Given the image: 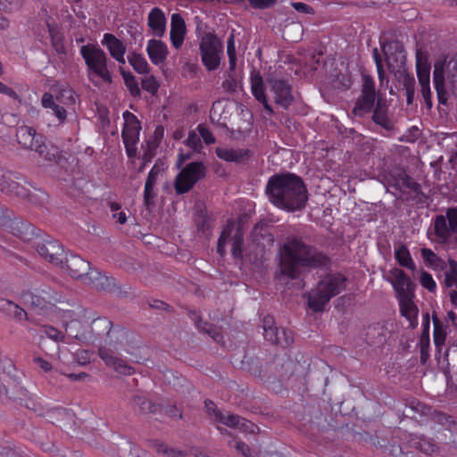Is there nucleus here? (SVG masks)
Returning a JSON list of instances; mask_svg holds the SVG:
<instances>
[{
  "mask_svg": "<svg viewBox=\"0 0 457 457\" xmlns=\"http://www.w3.org/2000/svg\"><path fill=\"white\" fill-rule=\"evenodd\" d=\"M266 192L270 201L275 206L287 211L301 209L307 201L306 189L303 181L291 173L270 178Z\"/></svg>",
  "mask_w": 457,
  "mask_h": 457,
  "instance_id": "f257e3e1",
  "label": "nucleus"
},
{
  "mask_svg": "<svg viewBox=\"0 0 457 457\" xmlns=\"http://www.w3.org/2000/svg\"><path fill=\"white\" fill-rule=\"evenodd\" d=\"M55 320L62 323L68 337L79 341H87L92 337L93 326L106 329L107 334L111 329L110 320L95 319L91 312L82 308H78L76 311L62 309Z\"/></svg>",
  "mask_w": 457,
  "mask_h": 457,
  "instance_id": "f03ea898",
  "label": "nucleus"
},
{
  "mask_svg": "<svg viewBox=\"0 0 457 457\" xmlns=\"http://www.w3.org/2000/svg\"><path fill=\"white\" fill-rule=\"evenodd\" d=\"M385 279L389 282L399 302L401 314L410 322V326L415 327L418 323V308L413 302L414 286L410 278L397 268L389 270L385 276Z\"/></svg>",
  "mask_w": 457,
  "mask_h": 457,
  "instance_id": "7ed1b4c3",
  "label": "nucleus"
},
{
  "mask_svg": "<svg viewBox=\"0 0 457 457\" xmlns=\"http://www.w3.org/2000/svg\"><path fill=\"white\" fill-rule=\"evenodd\" d=\"M79 53L87 67L88 80L96 87L111 84L112 72L108 67L107 54L97 45L87 44L81 46Z\"/></svg>",
  "mask_w": 457,
  "mask_h": 457,
  "instance_id": "20e7f679",
  "label": "nucleus"
},
{
  "mask_svg": "<svg viewBox=\"0 0 457 457\" xmlns=\"http://www.w3.org/2000/svg\"><path fill=\"white\" fill-rule=\"evenodd\" d=\"M315 262L312 250L296 238L290 239L281 249V272L289 278L297 276L300 266H312Z\"/></svg>",
  "mask_w": 457,
  "mask_h": 457,
  "instance_id": "39448f33",
  "label": "nucleus"
},
{
  "mask_svg": "<svg viewBox=\"0 0 457 457\" xmlns=\"http://www.w3.org/2000/svg\"><path fill=\"white\" fill-rule=\"evenodd\" d=\"M457 233V208H448L445 214L435 216L428 229V238L434 244L449 245Z\"/></svg>",
  "mask_w": 457,
  "mask_h": 457,
  "instance_id": "423d86ee",
  "label": "nucleus"
},
{
  "mask_svg": "<svg viewBox=\"0 0 457 457\" xmlns=\"http://www.w3.org/2000/svg\"><path fill=\"white\" fill-rule=\"evenodd\" d=\"M345 279L340 275H329L321 280L309 294L308 305L314 312H320L329 300L338 295L345 287Z\"/></svg>",
  "mask_w": 457,
  "mask_h": 457,
  "instance_id": "0eeeda50",
  "label": "nucleus"
},
{
  "mask_svg": "<svg viewBox=\"0 0 457 457\" xmlns=\"http://www.w3.org/2000/svg\"><path fill=\"white\" fill-rule=\"evenodd\" d=\"M61 296L54 293L49 287L27 293L22 296L24 303L38 313L50 315L53 320H56L62 310L55 306V303L59 302Z\"/></svg>",
  "mask_w": 457,
  "mask_h": 457,
  "instance_id": "6e6552de",
  "label": "nucleus"
},
{
  "mask_svg": "<svg viewBox=\"0 0 457 457\" xmlns=\"http://www.w3.org/2000/svg\"><path fill=\"white\" fill-rule=\"evenodd\" d=\"M61 266L65 269L72 278H81L84 275L88 276L93 286L99 289L104 288L105 282L108 280L105 276L97 271L88 272L90 270L89 263L79 255L73 253L70 255L65 254L63 264Z\"/></svg>",
  "mask_w": 457,
  "mask_h": 457,
  "instance_id": "1a4fd4ad",
  "label": "nucleus"
},
{
  "mask_svg": "<svg viewBox=\"0 0 457 457\" xmlns=\"http://www.w3.org/2000/svg\"><path fill=\"white\" fill-rule=\"evenodd\" d=\"M16 137L21 146L37 152L46 160L51 161L56 158L57 150L52 148L46 151L47 146L43 143V136L37 134L33 128L28 126L20 127L17 129Z\"/></svg>",
  "mask_w": 457,
  "mask_h": 457,
  "instance_id": "9d476101",
  "label": "nucleus"
},
{
  "mask_svg": "<svg viewBox=\"0 0 457 457\" xmlns=\"http://www.w3.org/2000/svg\"><path fill=\"white\" fill-rule=\"evenodd\" d=\"M223 46L217 37L212 33H206L200 42L201 59L209 71H215L220 64Z\"/></svg>",
  "mask_w": 457,
  "mask_h": 457,
  "instance_id": "9b49d317",
  "label": "nucleus"
},
{
  "mask_svg": "<svg viewBox=\"0 0 457 457\" xmlns=\"http://www.w3.org/2000/svg\"><path fill=\"white\" fill-rule=\"evenodd\" d=\"M205 175V167L202 162H191L177 176L175 189L177 193L188 192L193 186Z\"/></svg>",
  "mask_w": 457,
  "mask_h": 457,
  "instance_id": "f8f14e48",
  "label": "nucleus"
},
{
  "mask_svg": "<svg viewBox=\"0 0 457 457\" xmlns=\"http://www.w3.org/2000/svg\"><path fill=\"white\" fill-rule=\"evenodd\" d=\"M124 125L122 129L123 143L127 154L133 157L137 152V144L139 140L140 123L137 118L130 112H123Z\"/></svg>",
  "mask_w": 457,
  "mask_h": 457,
  "instance_id": "ddd939ff",
  "label": "nucleus"
},
{
  "mask_svg": "<svg viewBox=\"0 0 457 457\" xmlns=\"http://www.w3.org/2000/svg\"><path fill=\"white\" fill-rule=\"evenodd\" d=\"M263 330L264 337L272 344L287 347L294 342L292 332L285 328H277L271 316L264 317Z\"/></svg>",
  "mask_w": 457,
  "mask_h": 457,
  "instance_id": "4468645a",
  "label": "nucleus"
},
{
  "mask_svg": "<svg viewBox=\"0 0 457 457\" xmlns=\"http://www.w3.org/2000/svg\"><path fill=\"white\" fill-rule=\"evenodd\" d=\"M236 229V233L233 237V242H232V254L235 258H239L242 255V242H243V234L242 231L239 229V228L235 227V224L232 222H229L227 224V226L223 228L221 235L218 241V253L220 255H223L225 252V245L227 242L228 241L231 234Z\"/></svg>",
  "mask_w": 457,
  "mask_h": 457,
  "instance_id": "2eb2a0df",
  "label": "nucleus"
},
{
  "mask_svg": "<svg viewBox=\"0 0 457 457\" xmlns=\"http://www.w3.org/2000/svg\"><path fill=\"white\" fill-rule=\"evenodd\" d=\"M416 71L419 83L421 87V94L428 108L432 107V92L430 88V66L425 58L417 54Z\"/></svg>",
  "mask_w": 457,
  "mask_h": 457,
  "instance_id": "dca6fc26",
  "label": "nucleus"
},
{
  "mask_svg": "<svg viewBox=\"0 0 457 457\" xmlns=\"http://www.w3.org/2000/svg\"><path fill=\"white\" fill-rule=\"evenodd\" d=\"M376 99L375 86L373 80L368 77H363L361 96L356 103L354 112L357 115H362L369 112L374 106Z\"/></svg>",
  "mask_w": 457,
  "mask_h": 457,
  "instance_id": "f3484780",
  "label": "nucleus"
},
{
  "mask_svg": "<svg viewBox=\"0 0 457 457\" xmlns=\"http://www.w3.org/2000/svg\"><path fill=\"white\" fill-rule=\"evenodd\" d=\"M205 408L209 415L213 417V420L219 421L228 427L237 428L243 427L248 428H253L251 422L240 419L238 416L229 414L228 412L222 413L217 410L216 405L212 401H205Z\"/></svg>",
  "mask_w": 457,
  "mask_h": 457,
  "instance_id": "a211bd4d",
  "label": "nucleus"
},
{
  "mask_svg": "<svg viewBox=\"0 0 457 457\" xmlns=\"http://www.w3.org/2000/svg\"><path fill=\"white\" fill-rule=\"evenodd\" d=\"M270 92L273 94L277 104L287 108L293 102V95L291 86L283 79L269 80Z\"/></svg>",
  "mask_w": 457,
  "mask_h": 457,
  "instance_id": "6ab92c4d",
  "label": "nucleus"
},
{
  "mask_svg": "<svg viewBox=\"0 0 457 457\" xmlns=\"http://www.w3.org/2000/svg\"><path fill=\"white\" fill-rule=\"evenodd\" d=\"M37 252L40 256L54 265H62L64 261V250L57 241L49 240L37 245Z\"/></svg>",
  "mask_w": 457,
  "mask_h": 457,
  "instance_id": "aec40b11",
  "label": "nucleus"
},
{
  "mask_svg": "<svg viewBox=\"0 0 457 457\" xmlns=\"http://www.w3.org/2000/svg\"><path fill=\"white\" fill-rule=\"evenodd\" d=\"M43 333L45 336H41L39 346L47 355L54 356L59 352L58 343L63 338V335L54 327H45Z\"/></svg>",
  "mask_w": 457,
  "mask_h": 457,
  "instance_id": "412c9836",
  "label": "nucleus"
},
{
  "mask_svg": "<svg viewBox=\"0 0 457 457\" xmlns=\"http://www.w3.org/2000/svg\"><path fill=\"white\" fill-rule=\"evenodd\" d=\"M101 43L115 61L122 65L126 63V46L121 40L111 33H105Z\"/></svg>",
  "mask_w": 457,
  "mask_h": 457,
  "instance_id": "4be33fe9",
  "label": "nucleus"
},
{
  "mask_svg": "<svg viewBox=\"0 0 457 457\" xmlns=\"http://www.w3.org/2000/svg\"><path fill=\"white\" fill-rule=\"evenodd\" d=\"M187 34L186 22L179 13H173L170 18V41L176 49L182 46Z\"/></svg>",
  "mask_w": 457,
  "mask_h": 457,
  "instance_id": "5701e85b",
  "label": "nucleus"
},
{
  "mask_svg": "<svg viewBox=\"0 0 457 457\" xmlns=\"http://www.w3.org/2000/svg\"><path fill=\"white\" fill-rule=\"evenodd\" d=\"M251 91L257 101H259L264 109L270 113H273L271 106L268 104L263 79L259 71H253L250 74Z\"/></svg>",
  "mask_w": 457,
  "mask_h": 457,
  "instance_id": "b1692460",
  "label": "nucleus"
},
{
  "mask_svg": "<svg viewBox=\"0 0 457 457\" xmlns=\"http://www.w3.org/2000/svg\"><path fill=\"white\" fill-rule=\"evenodd\" d=\"M146 53L151 62L154 65H159L165 62L169 50L164 42L159 39H150L147 41Z\"/></svg>",
  "mask_w": 457,
  "mask_h": 457,
  "instance_id": "393cba45",
  "label": "nucleus"
},
{
  "mask_svg": "<svg viewBox=\"0 0 457 457\" xmlns=\"http://www.w3.org/2000/svg\"><path fill=\"white\" fill-rule=\"evenodd\" d=\"M99 356L108 367L112 368L117 373L121 375H130L133 373V368L130 365L125 361L113 356L109 350L101 347L99 349Z\"/></svg>",
  "mask_w": 457,
  "mask_h": 457,
  "instance_id": "a878e982",
  "label": "nucleus"
},
{
  "mask_svg": "<svg viewBox=\"0 0 457 457\" xmlns=\"http://www.w3.org/2000/svg\"><path fill=\"white\" fill-rule=\"evenodd\" d=\"M147 22L155 37H162L165 34L167 20L164 12L160 8L154 7L150 11Z\"/></svg>",
  "mask_w": 457,
  "mask_h": 457,
  "instance_id": "bb28decb",
  "label": "nucleus"
},
{
  "mask_svg": "<svg viewBox=\"0 0 457 457\" xmlns=\"http://www.w3.org/2000/svg\"><path fill=\"white\" fill-rule=\"evenodd\" d=\"M383 52L388 66L395 68V66L402 65L404 62V54L402 46L398 43L382 46Z\"/></svg>",
  "mask_w": 457,
  "mask_h": 457,
  "instance_id": "cd10ccee",
  "label": "nucleus"
},
{
  "mask_svg": "<svg viewBox=\"0 0 457 457\" xmlns=\"http://www.w3.org/2000/svg\"><path fill=\"white\" fill-rule=\"evenodd\" d=\"M41 104L46 109H50L60 123L66 120L67 112L64 107L57 104L52 94L45 93L41 98Z\"/></svg>",
  "mask_w": 457,
  "mask_h": 457,
  "instance_id": "c85d7f7f",
  "label": "nucleus"
},
{
  "mask_svg": "<svg viewBox=\"0 0 457 457\" xmlns=\"http://www.w3.org/2000/svg\"><path fill=\"white\" fill-rule=\"evenodd\" d=\"M41 104L46 109H50L60 123L66 120L67 112L64 107L57 104L52 94L45 93L41 98Z\"/></svg>",
  "mask_w": 457,
  "mask_h": 457,
  "instance_id": "c756f323",
  "label": "nucleus"
},
{
  "mask_svg": "<svg viewBox=\"0 0 457 457\" xmlns=\"http://www.w3.org/2000/svg\"><path fill=\"white\" fill-rule=\"evenodd\" d=\"M128 62L138 74H148L150 71V66L146 59L140 54L129 53Z\"/></svg>",
  "mask_w": 457,
  "mask_h": 457,
  "instance_id": "7c9ffc66",
  "label": "nucleus"
},
{
  "mask_svg": "<svg viewBox=\"0 0 457 457\" xmlns=\"http://www.w3.org/2000/svg\"><path fill=\"white\" fill-rule=\"evenodd\" d=\"M216 154L220 159L226 162H240L247 153L244 150H235L228 147H218L216 149Z\"/></svg>",
  "mask_w": 457,
  "mask_h": 457,
  "instance_id": "2f4dec72",
  "label": "nucleus"
},
{
  "mask_svg": "<svg viewBox=\"0 0 457 457\" xmlns=\"http://www.w3.org/2000/svg\"><path fill=\"white\" fill-rule=\"evenodd\" d=\"M395 257L399 265L410 269L415 270V264L411 257L410 252L404 245H400L395 250Z\"/></svg>",
  "mask_w": 457,
  "mask_h": 457,
  "instance_id": "473e14b6",
  "label": "nucleus"
},
{
  "mask_svg": "<svg viewBox=\"0 0 457 457\" xmlns=\"http://www.w3.org/2000/svg\"><path fill=\"white\" fill-rule=\"evenodd\" d=\"M445 285L447 287H457V262L450 260L445 271Z\"/></svg>",
  "mask_w": 457,
  "mask_h": 457,
  "instance_id": "72a5a7b5",
  "label": "nucleus"
},
{
  "mask_svg": "<svg viewBox=\"0 0 457 457\" xmlns=\"http://www.w3.org/2000/svg\"><path fill=\"white\" fill-rule=\"evenodd\" d=\"M46 26H47V30L46 31V33L47 32L49 34V37H51L52 45H53L54 48L55 49V51L58 54H65L66 48H65L62 37L58 34V32L55 30V29L51 27L48 23L46 24Z\"/></svg>",
  "mask_w": 457,
  "mask_h": 457,
  "instance_id": "f704fd0d",
  "label": "nucleus"
},
{
  "mask_svg": "<svg viewBox=\"0 0 457 457\" xmlns=\"http://www.w3.org/2000/svg\"><path fill=\"white\" fill-rule=\"evenodd\" d=\"M420 253L422 259L428 267L432 269H437L441 267L443 261L431 249L422 248Z\"/></svg>",
  "mask_w": 457,
  "mask_h": 457,
  "instance_id": "c9c22d12",
  "label": "nucleus"
},
{
  "mask_svg": "<svg viewBox=\"0 0 457 457\" xmlns=\"http://www.w3.org/2000/svg\"><path fill=\"white\" fill-rule=\"evenodd\" d=\"M373 120L381 126H386L387 124L388 120L386 114V106L381 99H378L373 114Z\"/></svg>",
  "mask_w": 457,
  "mask_h": 457,
  "instance_id": "e433bc0d",
  "label": "nucleus"
},
{
  "mask_svg": "<svg viewBox=\"0 0 457 457\" xmlns=\"http://www.w3.org/2000/svg\"><path fill=\"white\" fill-rule=\"evenodd\" d=\"M56 100L61 104L69 106L75 104L76 97L74 92L71 88L63 87L56 96Z\"/></svg>",
  "mask_w": 457,
  "mask_h": 457,
  "instance_id": "4c0bfd02",
  "label": "nucleus"
},
{
  "mask_svg": "<svg viewBox=\"0 0 457 457\" xmlns=\"http://www.w3.org/2000/svg\"><path fill=\"white\" fill-rule=\"evenodd\" d=\"M121 75L124 79L126 87L129 88V92L133 96H137L139 94V87L138 83L134 75L130 72H126L121 71Z\"/></svg>",
  "mask_w": 457,
  "mask_h": 457,
  "instance_id": "58836bf2",
  "label": "nucleus"
},
{
  "mask_svg": "<svg viewBox=\"0 0 457 457\" xmlns=\"http://www.w3.org/2000/svg\"><path fill=\"white\" fill-rule=\"evenodd\" d=\"M186 145L193 149L195 152H200L202 147L200 135L198 133L197 129L195 130H191L188 133V137L185 141Z\"/></svg>",
  "mask_w": 457,
  "mask_h": 457,
  "instance_id": "ea45409f",
  "label": "nucleus"
},
{
  "mask_svg": "<svg viewBox=\"0 0 457 457\" xmlns=\"http://www.w3.org/2000/svg\"><path fill=\"white\" fill-rule=\"evenodd\" d=\"M165 169H166V167L163 163H155L154 165V167L149 171V174H148V177L146 179L147 187H149L151 184L153 186H155L159 176H161L162 174V172L165 170Z\"/></svg>",
  "mask_w": 457,
  "mask_h": 457,
  "instance_id": "a19ab883",
  "label": "nucleus"
},
{
  "mask_svg": "<svg viewBox=\"0 0 457 457\" xmlns=\"http://www.w3.org/2000/svg\"><path fill=\"white\" fill-rule=\"evenodd\" d=\"M227 53L229 61V69L234 71L237 64L236 45L234 36L231 35L227 41Z\"/></svg>",
  "mask_w": 457,
  "mask_h": 457,
  "instance_id": "79ce46f5",
  "label": "nucleus"
},
{
  "mask_svg": "<svg viewBox=\"0 0 457 457\" xmlns=\"http://www.w3.org/2000/svg\"><path fill=\"white\" fill-rule=\"evenodd\" d=\"M1 303V306L3 308L10 312V313H12L17 319L22 320L26 318L27 314L24 312V310L19 307L18 305L14 304L13 303L10 301L2 300Z\"/></svg>",
  "mask_w": 457,
  "mask_h": 457,
  "instance_id": "37998d69",
  "label": "nucleus"
},
{
  "mask_svg": "<svg viewBox=\"0 0 457 457\" xmlns=\"http://www.w3.org/2000/svg\"><path fill=\"white\" fill-rule=\"evenodd\" d=\"M141 84L143 89L151 94H155L158 91L159 83L155 77L153 75L145 77L142 79Z\"/></svg>",
  "mask_w": 457,
  "mask_h": 457,
  "instance_id": "c03bdc74",
  "label": "nucleus"
},
{
  "mask_svg": "<svg viewBox=\"0 0 457 457\" xmlns=\"http://www.w3.org/2000/svg\"><path fill=\"white\" fill-rule=\"evenodd\" d=\"M420 282L421 286L428 289L429 292H434L436 289V281L434 280L433 277L426 271H421Z\"/></svg>",
  "mask_w": 457,
  "mask_h": 457,
  "instance_id": "a18cd8bd",
  "label": "nucleus"
},
{
  "mask_svg": "<svg viewBox=\"0 0 457 457\" xmlns=\"http://www.w3.org/2000/svg\"><path fill=\"white\" fill-rule=\"evenodd\" d=\"M446 337L445 331L439 326L438 321L434 320V342L436 346L443 345Z\"/></svg>",
  "mask_w": 457,
  "mask_h": 457,
  "instance_id": "49530a36",
  "label": "nucleus"
},
{
  "mask_svg": "<svg viewBox=\"0 0 457 457\" xmlns=\"http://www.w3.org/2000/svg\"><path fill=\"white\" fill-rule=\"evenodd\" d=\"M1 190L5 194L20 195L21 187L14 181L3 180L0 184Z\"/></svg>",
  "mask_w": 457,
  "mask_h": 457,
  "instance_id": "de8ad7c7",
  "label": "nucleus"
},
{
  "mask_svg": "<svg viewBox=\"0 0 457 457\" xmlns=\"http://www.w3.org/2000/svg\"><path fill=\"white\" fill-rule=\"evenodd\" d=\"M110 209L112 213L113 219H116L117 221L121 225L126 223L127 215H126L125 212L120 210V206L119 204L112 203L110 204Z\"/></svg>",
  "mask_w": 457,
  "mask_h": 457,
  "instance_id": "09e8293b",
  "label": "nucleus"
},
{
  "mask_svg": "<svg viewBox=\"0 0 457 457\" xmlns=\"http://www.w3.org/2000/svg\"><path fill=\"white\" fill-rule=\"evenodd\" d=\"M157 453L163 454L166 457H179L181 455L180 451L170 448L168 445L158 443L155 445Z\"/></svg>",
  "mask_w": 457,
  "mask_h": 457,
  "instance_id": "8fccbe9b",
  "label": "nucleus"
},
{
  "mask_svg": "<svg viewBox=\"0 0 457 457\" xmlns=\"http://www.w3.org/2000/svg\"><path fill=\"white\" fill-rule=\"evenodd\" d=\"M22 4V0H0V10L12 12L19 9Z\"/></svg>",
  "mask_w": 457,
  "mask_h": 457,
  "instance_id": "3c124183",
  "label": "nucleus"
},
{
  "mask_svg": "<svg viewBox=\"0 0 457 457\" xmlns=\"http://www.w3.org/2000/svg\"><path fill=\"white\" fill-rule=\"evenodd\" d=\"M197 130L200 135V138H202L205 144L210 145L214 143V137L206 127H204V125H198Z\"/></svg>",
  "mask_w": 457,
  "mask_h": 457,
  "instance_id": "603ef678",
  "label": "nucleus"
},
{
  "mask_svg": "<svg viewBox=\"0 0 457 457\" xmlns=\"http://www.w3.org/2000/svg\"><path fill=\"white\" fill-rule=\"evenodd\" d=\"M277 0H249L250 5L254 9H267L272 7Z\"/></svg>",
  "mask_w": 457,
  "mask_h": 457,
  "instance_id": "864d4df0",
  "label": "nucleus"
},
{
  "mask_svg": "<svg viewBox=\"0 0 457 457\" xmlns=\"http://www.w3.org/2000/svg\"><path fill=\"white\" fill-rule=\"evenodd\" d=\"M417 444V447H419L421 452H424L427 454L434 453L436 449V446L433 443L426 439H420Z\"/></svg>",
  "mask_w": 457,
  "mask_h": 457,
  "instance_id": "5fc2aeb1",
  "label": "nucleus"
},
{
  "mask_svg": "<svg viewBox=\"0 0 457 457\" xmlns=\"http://www.w3.org/2000/svg\"><path fill=\"white\" fill-rule=\"evenodd\" d=\"M291 5L294 7L295 11L302 13H309L312 14L314 13V10L312 6L300 2H292Z\"/></svg>",
  "mask_w": 457,
  "mask_h": 457,
  "instance_id": "6e6d98bb",
  "label": "nucleus"
},
{
  "mask_svg": "<svg viewBox=\"0 0 457 457\" xmlns=\"http://www.w3.org/2000/svg\"><path fill=\"white\" fill-rule=\"evenodd\" d=\"M76 360L80 365H87L91 361V353L87 350L77 352Z\"/></svg>",
  "mask_w": 457,
  "mask_h": 457,
  "instance_id": "4d7b16f0",
  "label": "nucleus"
},
{
  "mask_svg": "<svg viewBox=\"0 0 457 457\" xmlns=\"http://www.w3.org/2000/svg\"><path fill=\"white\" fill-rule=\"evenodd\" d=\"M154 187V186H153L152 184L150 185L149 187H147V183L145 182L144 190V201L146 206H149L152 204V200L155 195Z\"/></svg>",
  "mask_w": 457,
  "mask_h": 457,
  "instance_id": "13d9d810",
  "label": "nucleus"
},
{
  "mask_svg": "<svg viewBox=\"0 0 457 457\" xmlns=\"http://www.w3.org/2000/svg\"><path fill=\"white\" fill-rule=\"evenodd\" d=\"M0 93L4 94L5 96H8L9 97H11L14 100L20 101V97H19L18 94L12 88L3 84L1 81H0Z\"/></svg>",
  "mask_w": 457,
  "mask_h": 457,
  "instance_id": "bf43d9fd",
  "label": "nucleus"
},
{
  "mask_svg": "<svg viewBox=\"0 0 457 457\" xmlns=\"http://www.w3.org/2000/svg\"><path fill=\"white\" fill-rule=\"evenodd\" d=\"M373 56H374L375 62H376L377 69H378V79L382 85L384 83L385 75H384L382 64L380 62V59L378 57V49H376V48L374 49Z\"/></svg>",
  "mask_w": 457,
  "mask_h": 457,
  "instance_id": "052dcab7",
  "label": "nucleus"
},
{
  "mask_svg": "<svg viewBox=\"0 0 457 457\" xmlns=\"http://www.w3.org/2000/svg\"><path fill=\"white\" fill-rule=\"evenodd\" d=\"M235 447L245 457H252L251 450L245 444L238 441H235Z\"/></svg>",
  "mask_w": 457,
  "mask_h": 457,
  "instance_id": "680f3d73",
  "label": "nucleus"
},
{
  "mask_svg": "<svg viewBox=\"0 0 457 457\" xmlns=\"http://www.w3.org/2000/svg\"><path fill=\"white\" fill-rule=\"evenodd\" d=\"M34 361L44 371H48L52 368V365L47 361L40 357L35 358Z\"/></svg>",
  "mask_w": 457,
  "mask_h": 457,
  "instance_id": "e2e57ef3",
  "label": "nucleus"
},
{
  "mask_svg": "<svg viewBox=\"0 0 457 457\" xmlns=\"http://www.w3.org/2000/svg\"><path fill=\"white\" fill-rule=\"evenodd\" d=\"M164 134V129L162 126H159L155 129L154 136L156 140H161Z\"/></svg>",
  "mask_w": 457,
  "mask_h": 457,
  "instance_id": "0e129e2a",
  "label": "nucleus"
},
{
  "mask_svg": "<svg viewBox=\"0 0 457 457\" xmlns=\"http://www.w3.org/2000/svg\"><path fill=\"white\" fill-rule=\"evenodd\" d=\"M189 157L190 156L188 154H184L180 153L179 155L178 163H177L178 168H179L187 160H188Z\"/></svg>",
  "mask_w": 457,
  "mask_h": 457,
  "instance_id": "69168bd1",
  "label": "nucleus"
},
{
  "mask_svg": "<svg viewBox=\"0 0 457 457\" xmlns=\"http://www.w3.org/2000/svg\"><path fill=\"white\" fill-rule=\"evenodd\" d=\"M9 25L8 20L0 13V29H4Z\"/></svg>",
  "mask_w": 457,
  "mask_h": 457,
  "instance_id": "338daca9",
  "label": "nucleus"
},
{
  "mask_svg": "<svg viewBox=\"0 0 457 457\" xmlns=\"http://www.w3.org/2000/svg\"><path fill=\"white\" fill-rule=\"evenodd\" d=\"M451 301L453 304L457 305V291L453 290L450 293Z\"/></svg>",
  "mask_w": 457,
  "mask_h": 457,
  "instance_id": "774afa93",
  "label": "nucleus"
}]
</instances>
